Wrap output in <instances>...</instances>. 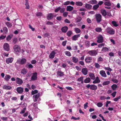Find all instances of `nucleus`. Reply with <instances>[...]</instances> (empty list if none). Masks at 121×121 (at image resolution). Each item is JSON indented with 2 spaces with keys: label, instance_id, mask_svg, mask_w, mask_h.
Masks as SVG:
<instances>
[{
  "label": "nucleus",
  "instance_id": "412c9836",
  "mask_svg": "<svg viewBox=\"0 0 121 121\" xmlns=\"http://www.w3.org/2000/svg\"><path fill=\"white\" fill-rule=\"evenodd\" d=\"M57 74L59 76H62L64 75V73L61 71H58L57 72Z\"/></svg>",
  "mask_w": 121,
  "mask_h": 121
},
{
  "label": "nucleus",
  "instance_id": "c03bdc74",
  "mask_svg": "<svg viewBox=\"0 0 121 121\" xmlns=\"http://www.w3.org/2000/svg\"><path fill=\"white\" fill-rule=\"evenodd\" d=\"M82 19V17H78L76 19V22H79L81 21Z\"/></svg>",
  "mask_w": 121,
  "mask_h": 121
},
{
  "label": "nucleus",
  "instance_id": "6ab92c4d",
  "mask_svg": "<svg viewBox=\"0 0 121 121\" xmlns=\"http://www.w3.org/2000/svg\"><path fill=\"white\" fill-rule=\"evenodd\" d=\"M82 72L83 74L86 75L87 73V70L86 68H83L82 69Z\"/></svg>",
  "mask_w": 121,
  "mask_h": 121
},
{
  "label": "nucleus",
  "instance_id": "4c0bfd02",
  "mask_svg": "<svg viewBox=\"0 0 121 121\" xmlns=\"http://www.w3.org/2000/svg\"><path fill=\"white\" fill-rule=\"evenodd\" d=\"M117 87V86L116 84H113L111 86L112 88L114 90H115Z\"/></svg>",
  "mask_w": 121,
  "mask_h": 121
},
{
  "label": "nucleus",
  "instance_id": "a18cd8bd",
  "mask_svg": "<svg viewBox=\"0 0 121 121\" xmlns=\"http://www.w3.org/2000/svg\"><path fill=\"white\" fill-rule=\"evenodd\" d=\"M17 38L15 37L13 39V42L14 44L17 43Z\"/></svg>",
  "mask_w": 121,
  "mask_h": 121
},
{
  "label": "nucleus",
  "instance_id": "69168bd1",
  "mask_svg": "<svg viewBox=\"0 0 121 121\" xmlns=\"http://www.w3.org/2000/svg\"><path fill=\"white\" fill-rule=\"evenodd\" d=\"M88 104V103L87 102H86L85 104L84 105V108L85 109H86V108L87 107H88V105L87 104Z\"/></svg>",
  "mask_w": 121,
  "mask_h": 121
},
{
  "label": "nucleus",
  "instance_id": "2eb2a0df",
  "mask_svg": "<svg viewBox=\"0 0 121 121\" xmlns=\"http://www.w3.org/2000/svg\"><path fill=\"white\" fill-rule=\"evenodd\" d=\"M3 88L4 89L7 90H10L12 88L10 86H7V85H4L3 87Z\"/></svg>",
  "mask_w": 121,
  "mask_h": 121
},
{
  "label": "nucleus",
  "instance_id": "49530a36",
  "mask_svg": "<svg viewBox=\"0 0 121 121\" xmlns=\"http://www.w3.org/2000/svg\"><path fill=\"white\" fill-rule=\"evenodd\" d=\"M6 24L8 27H11L12 26V24L10 22H7L6 23Z\"/></svg>",
  "mask_w": 121,
  "mask_h": 121
},
{
  "label": "nucleus",
  "instance_id": "ddd939ff",
  "mask_svg": "<svg viewBox=\"0 0 121 121\" xmlns=\"http://www.w3.org/2000/svg\"><path fill=\"white\" fill-rule=\"evenodd\" d=\"M56 54V52L54 51H52L49 55V57L51 59L55 57V55Z\"/></svg>",
  "mask_w": 121,
  "mask_h": 121
},
{
  "label": "nucleus",
  "instance_id": "8fccbe9b",
  "mask_svg": "<svg viewBox=\"0 0 121 121\" xmlns=\"http://www.w3.org/2000/svg\"><path fill=\"white\" fill-rule=\"evenodd\" d=\"M26 109V107L24 108L23 109V110H22L20 112V113L22 114L24 113Z\"/></svg>",
  "mask_w": 121,
  "mask_h": 121
},
{
  "label": "nucleus",
  "instance_id": "0eeeda50",
  "mask_svg": "<svg viewBox=\"0 0 121 121\" xmlns=\"http://www.w3.org/2000/svg\"><path fill=\"white\" fill-rule=\"evenodd\" d=\"M37 73L36 72L33 73V75L31 78V80L32 81L36 80L37 78Z\"/></svg>",
  "mask_w": 121,
  "mask_h": 121
},
{
  "label": "nucleus",
  "instance_id": "4d7b16f0",
  "mask_svg": "<svg viewBox=\"0 0 121 121\" xmlns=\"http://www.w3.org/2000/svg\"><path fill=\"white\" fill-rule=\"evenodd\" d=\"M83 77H81L80 78H78L77 81L80 82L83 80Z\"/></svg>",
  "mask_w": 121,
  "mask_h": 121
},
{
  "label": "nucleus",
  "instance_id": "680f3d73",
  "mask_svg": "<svg viewBox=\"0 0 121 121\" xmlns=\"http://www.w3.org/2000/svg\"><path fill=\"white\" fill-rule=\"evenodd\" d=\"M116 91H114L112 93L111 95L113 97H115L116 96Z\"/></svg>",
  "mask_w": 121,
  "mask_h": 121
},
{
  "label": "nucleus",
  "instance_id": "5701e85b",
  "mask_svg": "<svg viewBox=\"0 0 121 121\" xmlns=\"http://www.w3.org/2000/svg\"><path fill=\"white\" fill-rule=\"evenodd\" d=\"M27 73L26 69L25 68L22 69L21 71V73L23 75H25Z\"/></svg>",
  "mask_w": 121,
  "mask_h": 121
},
{
  "label": "nucleus",
  "instance_id": "7ed1b4c3",
  "mask_svg": "<svg viewBox=\"0 0 121 121\" xmlns=\"http://www.w3.org/2000/svg\"><path fill=\"white\" fill-rule=\"evenodd\" d=\"M13 48L14 52H19L21 50L20 46L17 45H14Z\"/></svg>",
  "mask_w": 121,
  "mask_h": 121
},
{
  "label": "nucleus",
  "instance_id": "f257e3e1",
  "mask_svg": "<svg viewBox=\"0 0 121 121\" xmlns=\"http://www.w3.org/2000/svg\"><path fill=\"white\" fill-rule=\"evenodd\" d=\"M95 18L97 22L98 23H99L102 20L101 15L99 13L96 14L95 15Z\"/></svg>",
  "mask_w": 121,
  "mask_h": 121
},
{
  "label": "nucleus",
  "instance_id": "9b49d317",
  "mask_svg": "<svg viewBox=\"0 0 121 121\" xmlns=\"http://www.w3.org/2000/svg\"><path fill=\"white\" fill-rule=\"evenodd\" d=\"M40 96V93H38L37 94L34 95L33 97H34V101L35 102L37 101L38 98Z\"/></svg>",
  "mask_w": 121,
  "mask_h": 121
},
{
  "label": "nucleus",
  "instance_id": "052dcab7",
  "mask_svg": "<svg viewBox=\"0 0 121 121\" xmlns=\"http://www.w3.org/2000/svg\"><path fill=\"white\" fill-rule=\"evenodd\" d=\"M67 40H65L64 41H63L62 42V44L63 46H65L66 44L67 43Z\"/></svg>",
  "mask_w": 121,
  "mask_h": 121
},
{
  "label": "nucleus",
  "instance_id": "4468645a",
  "mask_svg": "<svg viewBox=\"0 0 121 121\" xmlns=\"http://www.w3.org/2000/svg\"><path fill=\"white\" fill-rule=\"evenodd\" d=\"M92 58L91 57H87L85 59V61L86 63H89L92 62Z\"/></svg>",
  "mask_w": 121,
  "mask_h": 121
},
{
  "label": "nucleus",
  "instance_id": "423d86ee",
  "mask_svg": "<svg viewBox=\"0 0 121 121\" xmlns=\"http://www.w3.org/2000/svg\"><path fill=\"white\" fill-rule=\"evenodd\" d=\"M54 17V15L52 13H49L47 16L46 18L48 20H49L52 19Z\"/></svg>",
  "mask_w": 121,
  "mask_h": 121
},
{
  "label": "nucleus",
  "instance_id": "e433bc0d",
  "mask_svg": "<svg viewBox=\"0 0 121 121\" xmlns=\"http://www.w3.org/2000/svg\"><path fill=\"white\" fill-rule=\"evenodd\" d=\"M65 54L68 56H71V54L69 51H66L65 52Z\"/></svg>",
  "mask_w": 121,
  "mask_h": 121
},
{
  "label": "nucleus",
  "instance_id": "c756f323",
  "mask_svg": "<svg viewBox=\"0 0 121 121\" xmlns=\"http://www.w3.org/2000/svg\"><path fill=\"white\" fill-rule=\"evenodd\" d=\"M89 76L92 79L94 80L95 78L94 75L92 73H90L89 74Z\"/></svg>",
  "mask_w": 121,
  "mask_h": 121
},
{
  "label": "nucleus",
  "instance_id": "864d4df0",
  "mask_svg": "<svg viewBox=\"0 0 121 121\" xmlns=\"http://www.w3.org/2000/svg\"><path fill=\"white\" fill-rule=\"evenodd\" d=\"M25 5H26V9H29V8L30 7L28 3H25Z\"/></svg>",
  "mask_w": 121,
  "mask_h": 121
},
{
  "label": "nucleus",
  "instance_id": "1a4fd4ad",
  "mask_svg": "<svg viewBox=\"0 0 121 121\" xmlns=\"http://www.w3.org/2000/svg\"><path fill=\"white\" fill-rule=\"evenodd\" d=\"M16 91L19 94H21L23 91V89L22 88L18 87L17 88Z\"/></svg>",
  "mask_w": 121,
  "mask_h": 121
},
{
  "label": "nucleus",
  "instance_id": "b1692460",
  "mask_svg": "<svg viewBox=\"0 0 121 121\" xmlns=\"http://www.w3.org/2000/svg\"><path fill=\"white\" fill-rule=\"evenodd\" d=\"M73 9V7L71 6H69L67 7L66 9L67 11H70L72 10Z\"/></svg>",
  "mask_w": 121,
  "mask_h": 121
},
{
  "label": "nucleus",
  "instance_id": "ea45409f",
  "mask_svg": "<svg viewBox=\"0 0 121 121\" xmlns=\"http://www.w3.org/2000/svg\"><path fill=\"white\" fill-rule=\"evenodd\" d=\"M74 30L76 33H79L81 32L80 30L78 28H74Z\"/></svg>",
  "mask_w": 121,
  "mask_h": 121
},
{
  "label": "nucleus",
  "instance_id": "09e8293b",
  "mask_svg": "<svg viewBox=\"0 0 121 121\" xmlns=\"http://www.w3.org/2000/svg\"><path fill=\"white\" fill-rule=\"evenodd\" d=\"M85 44L87 46L89 47L90 44V42L89 41H86L85 43Z\"/></svg>",
  "mask_w": 121,
  "mask_h": 121
},
{
  "label": "nucleus",
  "instance_id": "cd10ccee",
  "mask_svg": "<svg viewBox=\"0 0 121 121\" xmlns=\"http://www.w3.org/2000/svg\"><path fill=\"white\" fill-rule=\"evenodd\" d=\"M11 76L9 75H7L5 77L4 79L7 81L9 80L11 78Z\"/></svg>",
  "mask_w": 121,
  "mask_h": 121
},
{
  "label": "nucleus",
  "instance_id": "79ce46f5",
  "mask_svg": "<svg viewBox=\"0 0 121 121\" xmlns=\"http://www.w3.org/2000/svg\"><path fill=\"white\" fill-rule=\"evenodd\" d=\"M3 30L4 33L5 34L7 33L8 31V29L6 27H4L3 28Z\"/></svg>",
  "mask_w": 121,
  "mask_h": 121
},
{
  "label": "nucleus",
  "instance_id": "a19ab883",
  "mask_svg": "<svg viewBox=\"0 0 121 121\" xmlns=\"http://www.w3.org/2000/svg\"><path fill=\"white\" fill-rule=\"evenodd\" d=\"M12 36H13L12 35H8V36H7V37L6 38V40L8 41H9L11 39V38H12Z\"/></svg>",
  "mask_w": 121,
  "mask_h": 121
},
{
  "label": "nucleus",
  "instance_id": "a878e982",
  "mask_svg": "<svg viewBox=\"0 0 121 121\" xmlns=\"http://www.w3.org/2000/svg\"><path fill=\"white\" fill-rule=\"evenodd\" d=\"M75 4L78 6H81L83 4V3L81 1H78L75 3Z\"/></svg>",
  "mask_w": 121,
  "mask_h": 121
},
{
  "label": "nucleus",
  "instance_id": "c85d7f7f",
  "mask_svg": "<svg viewBox=\"0 0 121 121\" xmlns=\"http://www.w3.org/2000/svg\"><path fill=\"white\" fill-rule=\"evenodd\" d=\"M72 59L73 61L75 63H77L78 60V58L75 57H73Z\"/></svg>",
  "mask_w": 121,
  "mask_h": 121
},
{
  "label": "nucleus",
  "instance_id": "de8ad7c7",
  "mask_svg": "<svg viewBox=\"0 0 121 121\" xmlns=\"http://www.w3.org/2000/svg\"><path fill=\"white\" fill-rule=\"evenodd\" d=\"M38 91L37 90H35L34 91H32L31 92V94L32 95H34L35 94L38 93Z\"/></svg>",
  "mask_w": 121,
  "mask_h": 121
},
{
  "label": "nucleus",
  "instance_id": "f704fd0d",
  "mask_svg": "<svg viewBox=\"0 0 121 121\" xmlns=\"http://www.w3.org/2000/svg\"><path fill=\"white\" fill-rule=\"evenodd\" d=\"M99 7V6L98 4H96L93 6V9L94 10H95L98 9Z\"/></svg>",
  "mask_w": 121,
  "mask_h": 121
},
{
  "label": "nucleus",
  "instance_id": "72a5a7b5",
  "mask_svg": "<svg viewBox=\"0 0 121 121\" xmlns=\"http://www.w3.org/2000/svg\"><path fill=\"white\" fill-rule=\"evenodd\" d=\"M25 67L29 69L32 68L33 67V66L31 64H26L25 65Z\"/></svg>",
  "mask_w": 121,
  "mask_h": 121
},
{
  "label": "nucleus",
  "instance_id": "f03ea898",
  "mask_svg": "<svg viewBox=\"0 0 121 121\" xmlns=\"http://www.w3.org/2000/svg\"><path fill=\"white\" fill-rule=\"evenodd\" d=\"M106 31L107 33L111 35H113L115 34V31L111 27H108Z\"/></svg>",
  "mask_w": 121,
  "mask_h": 121
},
{
  "label": "nucleus",
  "instance_id": "2f4dec72",
  "mask_svg": "<svg viewBox=\"0 0 121 121\" xmlns=\"http://www.w3.org/2000/svg\"><path fill=\"white\" fill-rule=\"evenodd\" d=\"M102 15L104 16H105L106 15V11L104 9H102L101 10Z\"/></svg>",
  "mask_w": 121,
  "mask_h": 121
},
{
  "label": "nucleus",
  "instance_id": "6e6552de",
  "mask_svg": "<svg viewBox=\"0 0 121 121\" xmlns=\"http://www.w3.org/2000/svg\"><path fill=\"white\" fill-rule=\"evenodd\" d=\"M16 83L19 84L21 85L23 83V81L21 79L18 77L16 78Z\"/></svg>",
  "mask_w": 121,
  "mask_h": 121
},
{
  "label": "nucleus",
  "instance_id": "20e7f679",
  "mask_svg": "<svg viewBox=\"0 0 121 121\" xmlns=\"http://www.w3.org/2000/svg\"><path fill=\"white\" fill-rule=\"evenodd\" d=\"M88 53L91 56H96L97 54V52L96 50H92L89 51Z\"/></svg>",
  "mask_w": 121,
  "mask_h": 121
},
{
  "label": "nucleus",
  "instance_id": "603ef678",
  "mask_svg": "<svg viewBox=\"0 0 121 121\" xmlns=\"http://www.w3.org/2000/svg\"><path fill=\"white\" fill-rule=\"evenodd\" d=\"M61 9V8L60 7H59L58 8H56L54 11L55 12H57L59 11Z\"/></svg>",
  "mask_w": 121,
  "mask_h": 121
},
{
  "label": "nucleus",
  "instance_id": "7c9ffc66",
  "mask_svg": "<svg viewBox=\"0 0 121 121\" xmlns=\"http://www.w3.org/2000/svg\"><path fill=\"white\" fill-rule=\"evenodd\" d=\"M88 3L92 4H96L97 3V2L95 0H92L89 1Z\"/></svg>",
  "mask_w": 121,
  "mask_h": 121
},
{
  "label": "nucleus",
  "instance_id": "5fc2aeb1",
  "mask_svg": "<svg viewBox=\"0 0 121 121\" xmlns=\"http://www.w3.org/2000/svg\"><path fill=\"white\" fill-rule=\"evenodd\" d=\"M120 98H121V96H119L118 97H117L113 99V100L114 101L116 102V101H117L119 99H120Z\"/></svg>",
  "mask_w": 121,
  "mask_h": 121
},
{
  "label": "nucleus",
  "instance_id": "9d476101",
  "mask_svg": "<svg viewBox=\"0 0 121 121\" xmlns=\"http://www.w3.org/2000/svg\"><path fill=\"white\" fill-rule=\"evenodd\" d=\"M4 48L5 50L7 51H9V44L7 43H4Z\"/></svg>",
  "mask_w": 121,
  "mask_h": 121
},
{
  "label": "nucleus",
  "instance_id": "774afa93",
  "mask_svg": "<svg viewBox=\"0 0 121 121\" xmlns=\"http://www.w3.org/2000/svg\"><path fill=\"white\" fill-rule=\"evenodd\" d=\"M87 22L89 23H90L91 22V21L90 19L89 18H88L87 19Z\"/></svg>",
  "mask_w": 121,
  "mask_h": 121
},
{
  "label": "nucleus",
  "instance_id": "c9c22d12",
  "mask_svg": "<svg viewBox=\"0 0 121 121\" xmlns=\"http://www.w3.org/2000/svg\"><path fill=\"white\" fill-rule=\"evenodd\" d=\"M95 30L96 31L100 32L102 31V30L100 27H97L95 29Z\"/></svg>",
  "mask_w": 121,
  "mask_h": 121
},
{
  "label": "nucleus",
  "instance_id": "a211bd4d",
  "mask_svg": "<svg viewBox=\"0 0 121 121\" xmlns=\"http://www.w3.org/2000/svg\"><path fill=\"white\" fill-rule=\"evenodd\" d=\"M68 27L66 26H64L62 28L61 31L63 32L66 33L68 30Z\"/></svg>",
  "mask_w": 121,
  "mask_h": 121
},
{
  "label": "nucleus",
  "instance_id": "3c124183",
  "mask_svg": "<svg viewBox=\"0 0 121 121\" xmlns=\"http://www.w3.org/2000/svg\"><path fill=\"white\" fill-rule=\"evenodd\" d=\"M111 5V3L109 1L106 0V6H109Z\"/></svg>",
  "mask_w": 121,
  "mask_h": 121
},
{
  "label": "nucleus",
  "instance_id": "aec40b11",
  "mask_svg": "<svg viewBox=\"0 0 121 121\" xmlns=\"http://www.w3.org/2000/svg\"><path fill=\"white\" fill-rule=\"evenodd\" d=\"M99 73L102 77H106V74L105 71L103 70L100 71Z\"/></svg>",
  "mask_w": 121,
  "mask_h": 121
},
{
  "label": "nucleus",
  "instance_id": "f8f14e48",
  "mask_svg": "<svg viewBox=\"0 0 121 121\" xmlns=\"http://www.w3.org/2000/svg\"><path fill=\"white\" fill-rule=\"evenodd\" d=\"M13 58L12 57H9L6 60V62L7 64L11 63L13 60Z\"/></svg>",
  "mask_w": 121,
  "mask_h": 121
},
{
  "label": "nucleus",
  "instance_id": "473e14b6",
  "mask_svg": "<svg viewBox=\"0 0 121 121\" xmlns=\"http://www.w3.org/2000/svg\"><path fill=\"white\" fill-rule=\"evenodd\" d=\"M91 81V79L89 78H86L84 80V82L85 83H89Z\"/></svg>",
  "mask_w": 121,
  "mask_h": 121
},
{
  "label": "nucleus",
  "instance_id": "f3484780",
  "mask_svg": "<svg viewBox=\"0 0 121 121\" xmlns=\"http://www.w3.org/2000/svg\"><path fill=\"white\" fill-rule=\"evenodd\" d=\"M26 61V59L25 58H22L21 60L20 64L21 65L24 64Z\"/></svg>",
  "mask_w": 121,
  "mask_h": 121
},
{
  "label": "nucleus",
  "instance_id": "39448f33",
  "mask_svg": "<svg viewBox=\"0 0 121 121\" xmlns=\"http://www.w3.org/2000/svg\"><path fill=\"white\" fill-rule=\"evenodd\" d=\"M97 42L98 43H102L103 42V38L101 35H99L97 37Z\"/></svg>",
  "mask_w": 121,
  "mask_h": 121
},
{
  "label": "nucleus",
  "instance_id": "bf43d9fd",
  "mask_svg": "<svg viewBox=\"0 0 121 121\" xmlns=\"http://www.w3.org/2000/svg\"><path fill=\"white\" fill-rule=\"evenodd\" d=\"M95 67L97 68H98L100 67V66L99 64L97 63H95Z\"/></svg>",
  "mask_w": 121,
  "mask_h": 121
},
{
  "label": "nucleus",
  "instance_id": "13d9d810",
  "mask_svg": "<svg viewBox=\"0 0 121 121\" xmlns=\"http://www.w3.org/2000/svg\"><path fill=\"white\" fill-rule=\"evenodd\" d=\"M53 22H50L49 21H48L47 23V24L50 25H53Z\"/></svg>",
  "mask_w": 121,
  "mask_h": 121
},
{
  "label": "nucleus",
  "instance_id": "37998d69",
  "mask_svg": "<svg viewBox=\"0 0 121 121\" xmlns=\"http://www.w3.org/2000/svg\"><path fill=\"white\" fill-rule=\"evenodd\" d=\"M72 32L70 30L67 33V35L69 37L72 34Z\"/></svg>",
  "mask_w": 121,
  "mask_h": 121
},
{
  "label": "nucleus",
  "instance_id": "338daca9",
  "mask_svg": "<svg viewBox=\"0 0 121 121\" xmlns=\"http://www.w3.org/2000/svg\"><path fill=\"white\" fill-rule=\"evenodd\" d=\"M70 3V2L69 1H67L65 2L64 4V5H66L69 4Z\"/></svg>",
  "mask_w": 121,
  "mask_h": 121
},
{
  "label": "nucleus",
  "instance_id": "6e6d98bb",
  "mask_svg": "<svg viewBox=\"0 0 121 121\" xmlns=\"http://www.w3.org/2000/svg\"><path fill=\"white\" fill-rule=\"evenodd\" d=\"M37 16H42V13L41 12H39L36 14Z\"/></svg>",
  "mask_w": 121,
  "mask_h": 121
},
{
  "label": "nucleus",
  "instance_id": "58836bf2",
  "mask_svg": "<svg viewBox=\"0 0 121 121\" xmlns=\"http://www.w3.org/2000/svg\"><path fill=\"white\" fill-rule=\"evenodd\" d=\"M112 23L115 27H117L118 26L117 22L115 21H112Z\"/></svg>",
  "mask_w": 121,
  "mask_h": 121
},
{
  "label": "nucleus",
  "instance_id": "4be33fe9",
  "mask_svg": "<svg viewBox=\"0 0 121 121\" xmlns=\"http://www.w3.org/2000/svg\"><path fill=\"white\" fill-rule=\"evenodd\" d=\"M85 7L86 9H91L92 6L90 4H86Z\"/></svg>",
  "mask_w": 121,
  "mask_h": 121
},
{
  "label": "nucleus",
  "instance_id": "e2e57ef3",
  "mask_svg": "<svg viewBox=\"0 0 121 121\" xmlns=\"http://www.w3.org/2000/svg\"><path fill=\"white\" fill-rule=\"evenodd\" d=\"M97 105L99 107H101L102 106V104L101 103H98L97 104Z\"/></svg>",
  "mask_w": 121,
  "mask_h": 121
},
{
  "label": "nucleus",
  "instance_id": "dca6fc26",
  "mask_svg": "<svg viewBox=\"0 0 121 121\" xmlns=\"http://www.w3.org/2000/svg\"><path fill=\"white\" fill-rule=\"evenodd\" d=\"M80 35H75L72 37V39L73 40L76 41L77 40V38L80 37Z\"/></svg>",
  "mask_w": 121,
  "mask_h": 121
},
{
  "label": "nucleus",
  "instance_id": "bb28decb",
  "mask_svg": "<svg viewBox=\"0 0 121 121\" xmlns=\"http://www.w3.org/2000/svg\"><path fill=\"white\" fill-rule=\"evenodd\" d=\"M100 82V81L98 77H97L95 80L93 82V83H99Z\"/></svg>",
  "mask_w": 121,
  "mask_h": 121
},
{
  "label": "nucleus",
  "instance_id": "393cba45",
  "mask_svg": "<svg viewBox=\"0 0 121 121\" xmlns=\"http://www.w3.org/2000/svg\"><path fill=\"white\" fill-rule=\"evenodd\" d=\"M97 88V86L94 85H91V86L90 87V89L92 90H96Z\"/></svg>",
  "mask_w": 121,
  "mask_h": 121
},
{
  "label": "nucleus",
  "instance_id": "0e129e2a",
  "mask_svg": "<svg viewBox=\"0 0 121 121\" xmlns=\"http://www.w3.org/2000/svg\"><path fill=\"white\" fill-rule=\"evenodd\" d=\"M65 22L66 23H70V21L68 19H66L64 20Z\"/></svg>",
  "mask_w": 121,
  "mask_h": 121
}]
</instances>
